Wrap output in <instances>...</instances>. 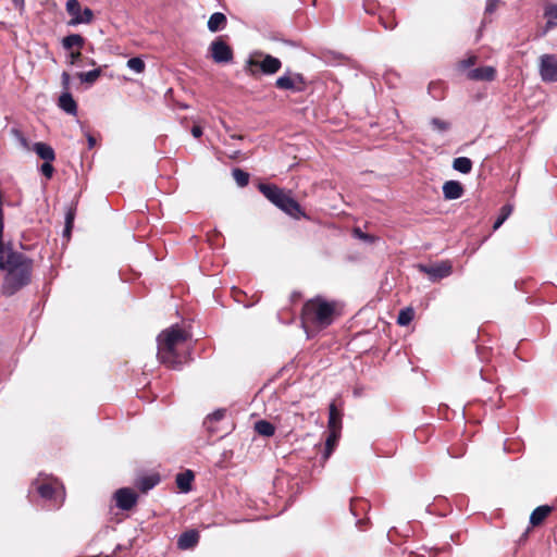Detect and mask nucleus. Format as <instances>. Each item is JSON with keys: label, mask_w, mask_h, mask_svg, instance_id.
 Here are the masks:
<instances>
[{"label": "nucleus", "mask_w": 557, "mask_h": 557, "mask_svg": "<svg viewBox=\"0 0 557 557\" xmlns=\"http://www.w3.org/2000/svg\"><path fill=\"white\" fill-rule=\"evenodd\" d=\"M0 271L3 273L1 293L12 296L29 284L33 261L15 246H0Z\"/></svg>", "instance_id": "f257e3e1"}, {"label": "nucleus", "mask_w": 557, "mask_h": 557, "mask_svg": "<svg viewBox=\"0 0 557 557\" xmlns=\"http://www.w3.org/2000/svg\"><path fill=\"white\" fill-rule=\"evenodd\" d=\"M157 341L160 361L172 369H180L182 360L176 349L187 341V333L178 325H173L160 333Z\"/></svg>", "instance_id": "f03ea898"}, {"label": "nucleus", "mask_w": 557, "mask_h": 557, "mask_svg": "<svg viewBox=\"0 0 557 557\" xmlns=\"http://www.w3.org/2000/svg\"><path fill=\"white\" fill-rule=\"evenodd\" d=\"M335 314V305L321 298L309 300L302 308L304 326L312 325L324 329L332 324Z\"/></svg>", "instance_id": "7ed1b4c3"}, {"label": "nucleus", "mask_w": 557, "mask_h": 557, "mask_svg": "<svg viewBox=\"0 0 557 557\" xmlns=\"http://www.w3.org/2000/svg\"><path fill=\"white\" fill-rule=\"evenodd\" d=\"M258 189L270 202L292 218L305 216L301 206L290 196V191H286L275 184L267 183H260Z\"/></svg>", "instance_id": "20e7f679"}, {"label": "nucleus", "mask_w": 557, "mask_h": 557, "mask_svg": "<svg viewBox=\"0 0 557 557\" xmlns=\"http://www.w3.org/2000/svg\"><path fill=\"white\" fill-rule=\"evenodd\" d=\"M282 62L280 59L272 57L271 54L263 55L262 60L249 58L245 64V71L252 77H257L259 73L265 75H272L280 71Z\"/></svg>", "instance_id": "39448f33"}, {"label": "nucleus", "mask_w": 557, "mask_h": 557, "mask_svg": "<svg viewBox=\"0 0 557 557\" xmlns=\"http://www.w3.org/2000/svg\"><path fill=\"white\" fill-rule=\"evenodd\" d=\"M36 490L42 498L51 500L54 507H60L64 500V488L57 480L36 482Z\"/></svg>", "instance_id": "423d86ee"}, {"label": "nucleus", "mask_w": 557, "mask_h": 557, "mask_svg": "<svg viewBox=\"0 0 557 557\" xmlns=\"http://www.w3.org/2000/svg\"><path fill=\"white\" fill-rule=\"evenodd\" d=\"M275 87L280 90L302 92L308 87V81L301 73L287 72L275 81Z\"/></svg>", "instance_id": "0eeeda50"}, {"label": "nucleus", "mask_w": 557, "mask_h": 557, "mask_svg": "<svg viewBox=\"0 0 557 557\" xmlns=\"http://www.w3.org/2000/svg\"><path fill=\"white\" fill-rule=\"evenodd\" d=\"M209 50L215 63H228L234 58L233 49L222 39V37L213 40Z\"/></svg>", "instance_id": "6e6552de"}, {"label": "nucleus", "mask_w": 557, "mask_h": 557, "mask_svg": "<svg viewBox=\"0 0 557 557\" xmlns=\"http://www.w3.org/2000/svg\"><path fill=\"white\" fill-rule=\"evenodd\" d=\"M540 74L544 82H557V55L543 54L540 58Z\"/></svg>", "instance_id": "1a4fd4ad"}, {"label": "nucleus", "mask_w": 557, "mask_h": 557, "mask_svg": "<svg viewBox=\"0 0 557 557\" xmlns=\"http://www.w3.org/2000/svg\"><path fill=\"white\" fill-rule=\"evenodd\" d=\"M114 499L116 507L129 510L136 505L138 496L132 488L122 487L114 493Z\"/></svg>", "instance_id": "9d476101"}, {"label": "nucleus", "mask_w": 557, "mask_h": 557, "mask_svg": "<svg viewBox=\"0 0 557 557\" xmlns=\"http://www.w3.org/2000/svg\"><path fill=\"white\" fill-rule=\"evenodd\" d=\"M433 281L447 277L453 272V265L449 261H442L429 267L421 268Z\"/></svg>", "instance_id": "9b49d317"}, {"label": "nucleus", "mask_w": 557, "mask_h": 557, "mask_svg": "<svg viewBox=\"0 0 557 557\" xmlns=\"http://www.w3.org/2000/svg\"><path fill=\"white\" fill-rule=\"evenodd\" d=\"M497 71L494 66H481L470 70L467 78L475 82H493L496 78Z\"/></svg>", "instance_id": "f8f14e48"}, {"label": "nucleus", "mask_w": 557, "mask_h": 557, "mask_svg": "<svg viewBox=\"0 0 557 557\" xmlns=\"http://www.w3.org/2000/svg\"><path fill=\"white\" fill-rule=\"evenodd\" d=\"M465 188L458 181H447L443 185V195L446 200H455L462 197Z\"/></svg>", "instance_id": "ddd939ff"}, {"label": "nucleus", "mask_w": 557, "mask_h": 557, "mask_svg": "<svg viewBox=\"0 0 557 557\" xmlns=\"http://www.w3.org/2000/svg\"><path fill=\"white\" fill-rule=\"evenodd\" d=\"M199 533L196 530L183 532L177 540V547L182 550L194 548L199 542Z\"/></svg>", "instance_id": "4468645a"}, {"label": "nucleus", "mask_w": 557, "mask_h": 557, "mask_svg": "<svg viewBox=\"0 0 557 557\" xmlns=\"http://www.w3.org/2000/svg\"><path fill=\"white\" fill-rule=\"evenodd\" d=\"M225 412L224 409H219L205 419L203 426L210 434H218L221 431L216 424L225 417Z\"/></svg>", "instance_id": "2eb2a0df"}, {"label": "nucleus", "mask_w": 557, "mask_h": 557, "mask_svg": "<svg viewBox=\"0 0 557 557\" xmlns=\"http://www.w3.org/2000/svg\"><path fill=\"white\" fill-rule=\"evenodd\" d=\"M59 107L66 113L75 115L77 113V103L70 91H64L58 101Z\"/></svg>", "instance_id": "dca6fc26"}, {"label": "nucleus", "mask_w": 557, "mask_h": 557, "mask_svg": "<svg viewBox=\"0 0 557 557\" xmlns=\"http://www.w3.org/2000/svg\"><path fill=\"white\" fill-rule=\"evenodd\" d=\"M33 150L37 153V156L44 161L52 162L55 159V152L53 148L46 143H36L33 146Z\"/></svg>", "instance_id": "f3484780"}, {"label": "nucleus", "mask_w": 557, "mask_h": 557, "mask_svg": "<svg viewBox=\"0 0 557 557\" xmlns=\"http://www.w3.org/2000/svg\"><path fill=\"white\" fill-rule=\"evenodd\" d=\"M553 508L548 505L539 506L530 516V523L533 527L540 525L546 517L552 512Z\"/></svg>", "instance_id": "a211bd4d"}, {"label": "nucleus", "mask_w": 557, "mask_h": 557, "mask_svg": "<svg viewBox=\"0 0 557 557\" xmlns=\"http://www.w3.org/2000/svg\"><path fill=\"white\" fill-rule=\"evenodd\" d=\"M329 430H338L342 429V414L337 410L334 403H332L329 407V422H327Z\"/></svg>", "instance_id": "6ab92c4d"}, {"label": "nucleus", "mask_w": 557, "mask_h": 557, "mask_svg": "<svg viewBox=\"0 0 557 557\" xmlns=\"http://www.w3.org/2000/svg\"><path fill=\"white\" fill-rule=\"evenodd\" d=\"M226 23V16L221 12H215L209 17L208 28L210 32L215 33L223 29Z\"/></svg>", "instance_id": "aec40b11"}, {"label": "nucleus", "mask_w": 557, "mask_h": 557, "mask_svg": "<svg viewBox=\"0 0 557 557\" xmlns=\"http://www.w3.org/2000/svg\"><path fill=\"white\" fill-rule=\"evenodd\" d=\"M193 480H194V473L190 470L178 473L176 475V484H177L178 488L184 493L190 491Z\"/></svg>", "instance_id": "412c9836"}, {"label": "nucleus", "mask_w": 557, "mask_h": 557, "mask_svg": "<svg viewBox=\"0 0 557 557\" xmlns=\"http://www.w3.org/2000/svg\"><path fill=\"white\" fill-rule=\"evenodd\" d=\"M85 44V38L79 34H71L63 38L62 46L66 50H72L74 47L82 49Z\"/></svg>", "instance_id": "4be33fe9"}, {"label": "nucleus", "mask_w": 557, "mask_h": 557, "mask_svg": "<svg viewBox=\"0 0 557 557\" xmlns=\"http://www.w3.org/2000/svg\"><path fill=\"white\" fill-rule=\"evenodd\" d=\"M379 21L386 30H393L397 26L394 11H382L379 15Z\"/></svg>", "instance_id": "5701e85b"}, {"label": "nucleus", "mask_w": 557, "mask_h": 557, "mask_svg": "<svg viewBox=\"0 0 557 557\" xmlns=\"http://www.w3.org/2000/svg\"><path fill=\"white\" fill-rule=\"evenodd\" d=\"M339 435H341V431L329 430V435H327L326 442H325L324 459H327L331 456L332 451L334 450V447L337 444Z\"/></svg>", "instance_id": "b1692460"}, {"label": "nucleus", "mask_w": 557, "mask_h": 557, "mask_svg": "<svg viewBox=\"0 0 557 557\" xmlns=\"http://www.w3.org/2000/svg\"><path fill=\"white\" fill-rule=\"evenodd\" d=\"M453 168L463 174H468L472 170V161L467 157H459L454 159Z\"/></svg>", "instance_id": "393cba45"}, {"label": "nucleus", "mask_w": 557, "mask_h": 557, "mask_svg": "<svg viewBox=\"0 0 557 557\" xmlns=\"http://www.w3.org/2000/svg\"><path fill=\"white\" fill-rule=\"evenodd\" d=\"M102 74V69L98 67L88 72H81L77 74L82 83L92 85Z\"/></svg>", "instance_id": "a878e982"}, {"label": "nucleus", "mask_w": 557, "mask_h": 557, "mask_svg": "<svg viewBox=\"0 0 557 557\" xmlns=\"http://www.w3.org/2000/svg\"><path fill=\"white\" fill-rule=\"evenodd\" d=\"M94 18H95V14H94L92 10L89 8H85V9H83L82 15L79 16V18L70 20L67 24L71 26H75L78 24H90L94 21Z\"/></svg>", "instance_id": "bb28decb"}, {"label": "nucleus", "mask_w": 557, "mask_h": 557, "mask_svg": "<svg viewBox=\"0 0 557 557\" xmlns=\"http://www.w3.org/2000/svg\"><path fill=\"white\" fill-rule=\"evenodd\" d=\"M159 482L157 475L143 476L137 481V487L143 492H148L154 487Z\"/></svg>", "instance_id": "cd10ccee"}, {"label": "nucleus", "mask_w": 557, "mask_h": 557, "mask_svg": "<svg viewBox=\"0 0 557 557\" xmlns=\"http://www.w3.org/2000/svg\"><path fill=\"white\" fill-rule=\"evenodd\" d=\"M67 14L72 17L71 20L79 18L82 15V4L78 0H67L65 4Z\"/></svg>", "instance_id": "c85d7f7f"}, {"label": "nucleus", "mask_w": 557, "mask_h": 557, "mask_svg": "<svg viewBox=\"0 0 557 557\" xmlns=\"http://www.w3.org/2000/svg\"><path fill=\"white\" fill-rule=\"evenodd\" d=\"M414 318V310L411 307L401 309L397 317V323L401 326L408 325Z\"/></svg>", "instance_id": "c756f323"}, {"label": "nucleus", "mask_w": 557, "mask_h": 557, "mask_svg": "<svg viewBox=\"0 0 557 557\" xmlns=\"http://www.w3.org/2000/svg\"><path fill=\"white\" fill-rule=\"evenodd\" d=\"M255 430L258 432V434L263 436H272L275 431L273 424L265 420L256 422Z\"/></svg>", "instance_id": "7c9ffc66"}, {"label": "nucleus", "mask_w": 557, "mask_h": 557, "mask_svg": "<svg viewBox=\"0 0 557 557\" xmlns=\"http://www.w3.org/2000/svg\"><path fill=\"white\" fill-rule=\"evenodd\" d=\"M232 175L239 187H245L249 183V173L236 168L232 171Z\"/></svg>", "instance_id": "2f4dec72"}, {"label": "nucleus", "mask_w": 557, "mask_h": 557, "mask_svg": "<svg viewBox=\"0 0 557 557\" xmlns=\"http://www.w3.org/2000/svg\"><path fill=\"white\" fill-rule=\"evenodd\" d=\"M11 135L15 138V140L18 143V145L26 151L32 150L30 144L28 139L24 136L23 132L18 128H12Z\"/></svg>", "instance_id": "473e14b6"}, {"label": "nucleus", "mask_w": 557, "mask_h": 557, "mask_svg": "<svg viewBox=\"0 0 557 557\" xmlns=\"http://www.w3.org/2000/svg\"><path fill=\"white\" fill-rule=\"evenodd\" d=\"M512 212V207L510 205H505L500 208V213L496 221L494 222L493 230H497L500 225L508 219V216Z\"/></svg>", "instance_id": "72a5a7b5"}, {"label": "nucleus", "mask_w": 557, "mask_h": 557, "mask_svg": "<svg viewBox=\"0 0 557 557\" xmlns=\"http://www.w3.org/2000/svg\"><path fill=\"white\" fill-rule=\"evenodd\" d=\"M127 66L136 73H143L146 69L144 60L138 57L128 59Z\"/></svg>", "instance_id": "f704fd0d"}, {"label": "nucleus", "mask_w": 557, "mask_h": 557, "mask_svg": "<svg viewBox=\"0 0 557 557\" xmlns=\"http://www.w3.org/2000/svg\"><path fill=\"white\" fill-rule=\"evenodd\" d=\"M545 15L548 17L546 23L547 28H553L556 26V23L552 20H557V5H550L546 9Z\"/></svg>", "instance_id": "c9c22d12"}, {"label": "nucleus", "mask_w": 557, "mask_h": 557, "mask_svg": "<svg viewBox=\"0 0 557 557\" xmlns=\"http://www.w3.org/2000/svg\"><path fill=\"white\" fill-rule=\"evenodd\" d=\"M431 125L433 126V128L440 132H446L450 127V124L448 122L441 120L438 117H433L431 120Z\"/></svg>", "instance_id": "e433bc0d"}, {"label": "nucleus", "mask_w": 557, "mask_h": 557, "mask_svg": "<svg viewBox=\"0 0 557 557\" xmlns=\"http://www.w3.org/2000/svg\"><path fill=\"white\" fill-rule=\"evenodd\" d=\"M51 163L52 162L45 161L40 166L41 174L48 180L52 178L54 174V168Z\"/></svg>", "instance_id": "4c0bfd02"}, {"label": "nucleus", "mask_w": 557, "mask_h": 557, "mask_svg": "<svg viewBox=\"0 0 557 557\" xmlns=\"http://www.w3.org/2000/svg\"><path fill=\"white\" fill-rule=\"evenodd\" d=\"M478 62V57L472 54L469 55L467 59H463L459 61L458 66L461 70L469 69L470 66H473Z\"/></svg>", "instance_id": "58836bf2"}, {"label": "nucleus", "mask_w": 557, "mask_h": 557, "mask_svg": "<svg viewBox=\"0 0 557 557\" xmlns=\"http://www.w3.org/2000/svg\"><path fill=\"white\" fill-rule=\"evenodd\" d=\"M352 234H354V238L356 239H360V240H368V242H373L374 240V237L367 234V233H363L359 227H355L352 230Z\"/></svg>", "instance_id": "ea45409f"}, {"label": "nucleus", "mask_w": 557, "mask_h": 557, "mask_svg": "<svg viewBox=\"0 0 557 557\" xmlns=\"http://www.w3.org/2000/svg\"><path fill=\"white\" fill-rule=\"evenodd\" d=\"M75 214H76V208L70 207L65 214V224L73 225L74 220H75Z\"/></svg>", "instance_id": "a19ab883"}, {"label": "nucleus", "mask_w": 557, "mask_h": 557, "mask_svg": "<svg viewBox=\"0 0 557 557\" xmlns=\"http://www.w3.org/2000/svg\"><path fill=\"white\" fill-rule=\"evenodd\" d=\"M70 82H71L70 74L67 72H63L62 73V87H63L64 91H69Z\"/></svg>", "instance_id": "79ce46f5"}, {"label": "nucleus", "mask_w": 557, "mask_h": 557, "mask_svg": "<svg viewBox=\"0 0 557 557\" xmlns=\"http://www.w3.org/2000/svg\"><path fill=\"white\" fill-rule=\"evenodd\" d=\"M71 58V64H76L82 59V52L81 49H77L75 51H71L70 53Z\"/></svg>", "instance_id": "37998d69"}, {"label": "nucleus", "mask_w": 557, "mask_h": 557, "mask_svg": "<svg viewBox=\"0 0 557 557\" xmlns=\"http://www.w3.org/2000/svg\"><path fill=\"white\" fill-rule=\"evenodd\" d=\"M73 225L65 224L63 230V237L66 240H70Z\"/></svg>", "instance_id": "c03bdc74"}, {"label": "nucleus", "mask_w": 557, "mask_h": 557, "mask_svg": "<svg viewBox=\"0 0 557 557\" xmlns=\"http://www.w3.org/2000/svg\"><path fill=\"white\" fill-rule=\"evenodd\" d=\"M220 237H222V234L219 231H215V230L212 233L208 234V240L209 242L218 240Z\"/></svg>", "instance_id": "a18cd8bd"}, {"label": "nucleus", "mask_w": 557, "mask_h": 557, "mask_svg": "<svg viewBox=\"0 0 557 557\" xmlns=\"http://www.w3.org/2000/svg\"><path fill=\"white\" fill-rule=\"evenodd\" d=\"M497 2L498 0H487L486 12L492 13L496 8Z\"/></svg>", "instance_id": "49530a36"}, {"label": "nucleus", "mask_w": 557, "mask_h": 557, "mask_svg": "<svg viewBox=\"0 0 557 557\" xmlns=\"http://www.w3.org/2000/svg\"><path fill=\"white\" fill-rule=\"evenodd\" d=\"M191 134L195 138H199L202 135V128L198 125H194L191 128Z\"/></svg>", "instance_id": "de8ad7c7"}, {"label": "nucleus", "mask_w": 557, "mask_h": 557, "mask_svg": "<svg viewBox=\"0 0 557 557\" xmlns=\"http://www.w3.org/2000/svg\"><path fill=\"white\" fill-rule=\"evenodd\" d=\"M87 141L89 149H92L96 146V138L90 134L87 135Z\"/></svg>", "instance_id": "09e8293b"}, {"label": "nucleus", "mask_w": 557, "mask_h": 557, "mask_svg": "<svg viewBox=\"0 0 557 557\" xmlns=\"http://www.w3.org/2000/svg\"><path fill=\"white\" fill-rule=\"evenodd\" d=\"M15 8H17L18 10H22L24 8V0H12Z\"/></svg>", "instance_id": "8fccbe9b"}, {"label": "nucleus", "mask_w": 557, "mask_h": 557, "mask_svg": "<svg viewBox=\"0 0 557 557\" xmlns=\"http://www.w3.org/2000/svg\"><path fill=\"white\" fill-rule=\"evenodd\" d=\"M89 64L95 65L96 62L94 60L89 61Z\"/></svg>", "instance_id": "3c124183"}]
</instances>
